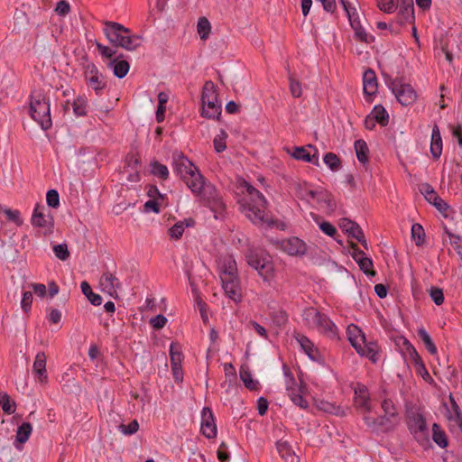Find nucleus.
Instances as JSON below:
<instances>
[{
    "instance_id": "nucleus-27",
    "label": "nucleus",
    "mask_w": 462,
    "mask_h": 462,
    "mask_svg": "<svg viewBox=\"0 0 462 462\" xmlns=\"http://www.w3.org/2000/svg\"><path fill=\"white\" fill-rule=\"evenodd\" d=\"M264 255L269 254L263 249L254 247L248 248L245 254L247 264L254 270L261 264L262 259H265Z\"/></svg>"
},
{
    "instance_id": "nucleus-61",
    "label": "nucleus",
    "mask_w": 462,
    "mask_h": 462,
    "mask_svg": "<svg viewBox=\"0 0 462 462\" xmlns=\"http://www.w3.org/2000/svg\"><path fill=\"white\" fill-rule=\"evenodd\" d=\"M125 165L134 170L137 171L138 167L141 165V159L136 153L129 152L125 156Z\"/></svg>"
},
{
    "instance_id": "nucleus-58",
    "label": "nucleus",
    "mask_w": 462,
    "mask_h": 462,
    "mask_svg": "<svg viewBox=\"0 0 462 462\" xmlns=\"http://www.w3.org/2000/svg\"><path fill=\"white\" fill-rule=\"evenodd\" d=\"M271 318L275 325L282 327L286 324L288 316L285 310H275L271 314Z\"/></svg>"
},
{
    "instance_id": "nucleus-21",
    "label": "nucleus",
    "mask_w": 462,
    "mask_h": 462,
    "mask_svg": "<svg viewBox=\"0 0 462 462\" xmlns=\"http://www.w3.org/2000/svg\"><path fill=\"white\" fill-rule=\"evenodd\" d=\"M123 57L124 55L121 53L107 64V67L113 69L114 75L118 79L125 78L130 69V63L125 60H120Z\"/></svg>"
},
{
    "instance_id": "nucleus-52",
    "label": "nucleus",
    "mask_w": 462,
    "mask_h": 462,
    "mask_svg": "<svg viewBox=\"0 0 462 462\" xmlns=\"http://www.w3.org/2000/svg\"><path fill=\"white\" fill-rule=\"evenodd\" d=\"M46 202L49 208L57 209L60 203V195L56 189H49L46 193Z\"/></svg>"
},
{
    "instance_id": "nucleus-19",
    "label": "nucleus",
    "mask_w": 462,
    "mask_h": 462,
    "mask_svg": "<svg viewBox=\"0 0 462 462\" xmlns=\"http://www.w3.org/2000/svg\"><path fill=\"white\" fill-rule=\"evenodd\" d=\"M221 282L226 295L236 303L240 302L242 300V293L239 278L224 279Z\"/></svg>"
},
{
    "instance_id": "nucleus-31",
    "label": "nucleus",
    "mask_w": 462,
    "mask_h": 462,
    "mask_svg": "<svg viewBox=\"0 0 462 462\" xmlns=\"http://www.w3.org/2000/svg\"><path fill=\"white\" fill-rule=\"evenodd\" d=\"M237 268H236V263L234 258L228 257L225 260L223 264V270L220 274V279H232V278H237Z\"/></svg>"
},
{
    "instance_id": "nucleus-4",
    "label": "nucleus",
    "mask_w": 462,
    "mask_h": 462,
    "mask_svg": "<svg viewBox=\"0 0 462 462\" xmlns=\"http://www.w3.org/2000/svg\"><path fill=\"white\" fill-rule=\"evenodd\" d=\"M192 193L201 197L203 205L214 213L216 219L225 216L226 206L220 192L214 185L207 183L205 177L203 178V186L200 189L199 191H192Z\"/></svg>"
},
{
    "instance_id": "nucleus-37",
    "label": "nucleus",
    "mask_w": 462,
    "mask_h": 462,
    "mask_svg": "<svg viewBox=\"0 0 462 462\" xmlns=\"http://www.w3.org/2000/svg\"><path fill=\"white\" fill-rule=\"evenodd\" d=\"M354 146L357 160L364 165L367 163L369 161V149L366 143L364 140L359 139L355 142Z\"/></svg>"
},
{
    "instance_id": "nucleus-46",
    "label": "nucleus",
    "mask_w": 462,
    "mask_h": 462,
    "mask_svg": "<svg viewBox=\"0 0 462 462\" xmlns=\"http://www.w3.org/2000/svg\"><path fill=\"white\" fill-rule=\"evenodd\" d=\"M447 419L449 421L450 430H454L455 427H457L462 433V411L461 410L456 411L447 412Z\"/></svg>"
},
{
    "instance_id": "nucleus-55",
    "label": "nucleus",
    "mask_w": 462,
    "mask_h": 462,
    "mask_svg": "<svg viewBox=\"0 0 462 462\" xmlns=\"http://www.w3.org/2000/svg\"><path fill=\"white\" fill-rule=\"evenodd\" d=\"M0 208L4 211V213L6 215V218L16 224L17 226L23 225V219L21 218V214L19 210H13L10 208H2V206L0 205Z\"/></svg>"
},
{
    "instance_id": "nucleus-6",
    "label": "nucleus",
    "mask_w": 462,
    "mask_h": 462,
    "mask_svg": "<svg viewBox=\"0 0 462 462\" xmlns=\"http://www.w3.org/2000/svg\"><path fill=\"white\" fill-rule=\"evenodd\" d=\"M428 412L421 406L413 403H405V420L411 433H427L429 429Z\"/></svg>"
},
{
    "instance_id": "nucleus-36",
    "label": "nucleus",
    "mask_w": 462,
    "mask_h": 462,
    "mask_svg": "<svg viewBox=\"0 0 462 462\" xmlns=\"http://www.w3.org/2000/svg\"><path fill=\"white\" fill-rule=\"evenodd\" d=\"M80 289L82 293L87 297L90 303L94 306L101 305L103 299L101 295L93 292L90 284L87 281H83L80 283Z\"/></svg>"
},
{
    "instance_id": "nucleus-15",
    "label": "nucleus",
    "mask_w": 462,
    "mask_h": 462,
    "mask_svg": "<svg viewBox=\"0 0 462 462\" xmlns=\"http://www.w3.org/2000/svg\"><path fill=\"white\" fill-rule=\"evenodd\" d=\"M346 16L351 28L354 30L356 40L365 43H371L374 41V37L373 35H368L365 30L362 27L359 15L356 8H353V11L348 13Z\"/></svg>"
},
{
    "instance_id": "nucleus-28",
    "label": "nucleus",
    "mask_w": 462,
    "mask_h": 462,
    "mask_svg": "<svg viewBox=\"0 0 462 462\" xmlns=\"http://www.w3.org/2000/svg\"><path fill=\"white\" fill-rule=\"evenodd\" d=\"M346 334L348 340L354 348H357L356 346L361 344L359 340L362 343L365 342V336L364 332L355 324H350L347 326Z\"/></svg>"
},
{
    "instance_id": "nucleus-41",
    "label": "nucleus",
    "mask_w": 462,
    "mask_h": 462,
    "mask_svg": "<svg viewBox=\"0 0 462 462\" xmlns=\"http://www.w3.org/2000/svg\"><path fill=\"white\" fill-rule=\"evenodd\" d=\"M73 113L76 116H86L88 115V99L84 96H79L72 103Z\"/></svg>"
},
{
    "instance_id": "nucleus-60",
    "label": "nucleus",
    "mask_w": 462,
    "mask_h": 462,
    "mask_svg": "<svg viewBox=\"0 0 462 462\" xmlns=\"http://www.w3.org/2000/svg\"><path fill=\"white\" fill-rule=\"evenodd\" d=\"M346 223L352 226V227H349L350 229L346 230L348 237L355 238L356 240L363 237L364 232L357 223L354 221H346Z\"/></svg>"
},
{
    "instance_id": "nucleus-49",
    "label": "nucleus",
    "mask_w": 462,
    "mask_h": 462,
    "mask_svg": "<svg viewBox=\"0 0 462 462\" xmlns=\"http://www.w3.org/2000/svg\"><path fill=\"white\" fill-rule=\"evenodd\" d=\"M357 264L365 275L372 277L375 276L376 272L373 269L374 263L371 258L366 256L365 258L359 259V261H357Z\"/></svg>"
},
{
    "instance_id": "nucleus-48",
    "label": "nucleus",
    "mask_w": 462,
    "mask_h": 462,
    "mask_svg": "<svg viewBox=\"0 0 462 462\" xmlns=\"http://www.w3.org/2000/svg\"><path fill=\"white\" fill-rule=\"evenodd\" d=\"M319 229L327 236L334 238L337 243L341 244V240L338 239L340 236L337 233V230L335 226H333L330 222L322 221L319 225Z\"/></svg>"
},
{
    "instance_id": "nucleus-13",
    "label": "nucleus",
    "mask_w": 462,
    "mask_h": 462,
    "mask_svg": "<svg viewBox=\"0 0 462 462\" xmlns=\"http://www.w3.org/2000/svg\"><path fill=\"white\" fill-rule=\"evenodd\" d=\"M378 92L377 77L374 69L368 68L363 74V93L367 103H372Z\"/></svg>"
},
{
    "instance_id": "nucleus-51",
    "label": "nucleus",
    "mask_w": 462,
    "mask_h": 462,
    "mask_svg": "<svg viewBox=\"0 0 462 462\" xmlns=\"http://www.w3.org/2000/svg\"><path fill=\"white\" fill-rule=\"evenodd\" d=\"M116 428L120 430L121 433H136L139 429V423L136 420H134L126 426L119 418V421H116Z\"/></svg>"
},
{
    "instance_id": "nucleus-43",
    "label": "nucleus",
    "mask_w": 462,
    "mask_h": 462,
    "mask_svg": "<svg viewBox=\"0 0 462 462\" xmlns=\"http://www.w3.org/2000/svg\"><path fill=\"white\" fill-rule=\"evenodd\" d=\"M151 172L152 175L165 180L169 178V170L166 165L160 163L157 161L151 162Z\"/></svg>"
},
{
    "instance_id": "nucleus-47",
    "label": "nucleus",
    "mask_w": 462,
    "mask_h": 462,
    "mask_svg": "<svg viewBox=\"0 0 462 462\" xmlns=\"http://www.w3.org/2000/svg\"><path fill=\"white\" fill-rule=\"evenodd\" d=\"M227 136V133L224 129H221L219 134L214 137L213 144L216 152L220 153L226 149V141Z\"/></svg>"
},
{
    "instance_id": "nucleus-45",
    "label": "nucleus",
    "mask_w": 462,
    "mask_h": 462,
    "mask_svg": "<svg viewBox=\"0 0 462 462\" xmlns=\"http://www.w3.org/2000/svg\"><path fill=\"white\" fill-rule=\"evenodd\" d=\"M323 162L332 171H337L341 168V161L334 152H327L323 157Z\"/></svg>"
},
{
    "instance_id": "nucleus-1",
    "label": "nucleus",
    "mask_w": 462,
    "mask_h": 462,
    "mask_svg": "<svg viewBox=\"0 0 462 462\" xmlns=\"http://www.w3.org/2000/svg\"><path fill=\"white\" fill-rule=\"evenodd\" d=\"M240 211L257 226H266L268 228L285 230L287 225L274 218L273 215L265 212L269 202L263 194L257 189V193L249 195V198H243L238 201Z\"/></svg>"
},
{
    "instance_id": "nucleus-33",
    "label": "nucleus",
    "mask_w": 462,
    "mask_h": 462,
    "mask_svg": "<svg viewBox=\"0 0 462 462\" xmlns=\"http://www.w3.org/2000/svg\"><path fill=\"white\" fill-rule=\"evenodd\" d=\"M394 344L404 360L407 361V356L410 357L411 356V349L415 348L413 345L404 336L396 337L394 338Z\"/></svg>"
},
{
    "instance_id": "nucleus-7",
    "label": "nucleus",
    "mask_w": 462,
    "mask_h": 462,
    "mask_svg": "<svg viewBox=\"0 0 462 462\" xmlns=\"http://www.w3.org/2000/svg\"><path fill=\"white\" fill-rule=\"evenodd\" d=\"M303 318L328 337L332 339L338 338L337 326L326 314L314 308H309L304 310Z\"/></svg>"
},
{
    "instance_id": "nucleus-42",
    "label": "nucleus",
    "mask_w": 462,
    "mask_h": 462,
    "mask_svg": "<svg viewBox=\"0 0 462 462\" xmlns=\"http://www.w3.org/2000/svg\"><path fill=\"white\" fill-rule=\"evenodd\" d=\"M170 359L171 366L181 365L183 359V354L180 350V345L177 343H171L170 346Z\"/></svg>"
},
{
    "instance_id": "nucleus-57",
    "label": "nucleus",
    "mask_w": 462,
    "mask_h": 462,
    "mask_svg": "<svg viewBox=\"0 0 462 462\" xmlns=\"http://www.w3.org/2000/svg\"><path fill=\"white\" fill-rule=\"evenodd\" d=\"M430 296L432 301L438 306L441 305L444 302L445 297L443 290L441 288L434 286L430 287Z\"/></svg>"
},
{
    "instance_id": "nucleus-56",
    "label": "nucleus",
    "mask_w": 462,
    "mask_h": 462,
    "mask_svg": "<svg viewBox=\"0 0 462 462\" xmlns=\"http://www.w3.org/2000/svg\"><path fill=\"white\" fill-rule=\"evenodd\" d=\"M53 253L61 261H66L69 257V252L66 244L55 245L53 246Z\"/></svg>"
},
{
    "instance_id": "nucleus-30",
    "label": "nucleus",
    "mask_w": 462,
    "mask_h": 462,
    "mask_svg": "<svg viewBox=\"0 0 462 462\" xmlns=\"http://www.w3.org/2000/svg\"><path fill=\"white\" fill-rule=\"evenodd\" d=\"M296 340L300 344L303 352L309 356L310 359L315 361L317 357L315 353H317V349L314 347V344L304 335L298 334L296 336Z\"/></svg>"
},
{
    "instance_id": "nucleus-14",
    "label": "nucleus",
    "mask_w": 462,
    "mask_h": 462,
    "mask_svg": "<svg viewBox=\"0 0 462 462\" xmlns=\"http://www.w3.org/2000/svg\"><path fill=\"white\" fill-rule=\"evenodd\" d=\"M277 243L280 244L282 250L289 255L302 256L307 253L306 243L297 236H291Z\"/></svg>"
},
{
    "instance_id": "nucleus-32",
    "label": "nucleus",
    "mask_w": 462,
    "mask_h": 462,
    "mask_svg": "<svg viewBox=\"0 0 462 462\" xmlns=\"http://www.w3.org/2000/svg\"><path fill=\"white\" fill-rule=\"evenodd\" d=\"M370 114L373 116V117L377 121V124H379L381 126H386L389 124V113L385 109V107L381 105H375Z\"/></svg>"
},
{
    "instance_id": "nucleus-18",
    "label": "nucleus",
    "mask_w": 462,
    "mask_h": 462,
    "mask_svg": "<svg viewBox=\"0 0 462 462\" xmlns=\"http://www.w3.org/2000/svg\"><path fill=\"white\" fill-rule=\"evenodd\" d=\"M32 374L35 380L41 383L48 382V374L46 371V356L44 352H38L32 365Z\"/></svg>"
},
{
    "instance_id": "nucleus-12",
    "label": "nucleus",
    "mask_w": 462,
    "mask_h": 462,
    "mask_svg": "<svg viewBox=\"0 0 462 462\" xmlns=\"http://www.w3.org/2000/svg\"><path fill=\"white\" fill-rule=\"evenodd\" d=\"M420 191L424 196L425 199L433 205L444 217H448V211L450 209V207L438 195L431 185L429 183L421 184Z\"/></svg>"
},
{
    "instance_id": "nucleus-44",
    "label": "nucleus",
    "mask_w": 462,
    "mask_h": 462,
    "mask_svg": "<svg viewBox=\"0 0 462 462\" xmlns=\"http://www.w3.org/2000/svg\"><path fill=\"white\" fill-rule=\"evenodd\" d=\"M197 31L200 39L206 41L211 32V24L206 17H200L198 21Z\"/></svg>"
},
{
    "instance_id": "nucleus-2",
    "label": "nucleus",
    "mask_w": 462,
    "mask_h": 462,
    "mask_svg": "<svg viewBox=\"0 0 462 462\" xmlns=\"http://www.w3.org/2000/svg\"><path fill=\"white\" fill-rule=\"evenodd\" d=\"M172 167L174 173L187 184L191 191H199L203 186L204 176L182 152L176 151L172 153Z\"/></svg>"
},
{
    "instance_id": "nucleus-38",
    "label": "nucleus",
    "mask_w": 462,
    "mask_h": 462,
    "mask_svg": "<svg viewBox=\"0 0 462 462\" xmlns=\"http://www.w3.org/2000/svg\"><path fill=\"white\" fill-rule=\"evenodd\" d=\"M444 234L449 238V244L462 261V236L452 233L447 226H444Z\"/></svg>"
},
{
    "instance_id": "nucleus-35",
    "label": "nucleus",
    "mask_w": 462,
    "mask_h": 462,
    "mask_svg": "<svg viewBox=\"0 0 462 462\" xmlns=\"http://www.w3.org/2000/svg\"><path fill=\"white\" fill-rule=\"evenodd\" d=\"M240 379L243 381L245 386L250 391L260 390V383L257 380L252 378L251 372L248 368L241 366L240 368Z\"/></svg>"
},
{
    "instance_id": "nucleus-54",
    "label": "nucleus",
    "mask_w": 462,
    "mask_h": 462,
    "mask_svg": "<svg viewBox=\"0 0 462 462\" xmlns=\"http://www.w3.org/2000/svg\"><path fill=\"white\" fill-rule=\"evenodd\" d=\"M0 405L3 411L7 414H12L15 411L14 402L11 403L10 397L7 393H0Z\"/></svg>"
},
{
    "instance_id": "nucleus-62",
    "label": "nucleus",
    "mask_w": 462,
    "mask_h": 462,
    "mask_svg": "<svg viewBox=\"0 0 462 462\" xmlns=\"http://www.w3.org/2000/svg\"><path fill=\"white\" fill-rule=\"evenodd\" d=\"M32 300L33 296L32 291H23L21 300V308L24 313H28L31 310Z\"/></svg>"
},
{
    "instance_id": "nucleus-63",
    "label": "nucleus",
    "mask_w": 462,
    "mask_h": 462,
    "mask_svg": "<svg viewBox=\"0 0 462 462\" xmlns=\"http://www.w3.org/2000/svg\"><path fill=\"white\" fill-rule=\"evenodd\" d=\"M289 81H290V91H291L292 97H300L302 95L300 82L291 76L289 77Z\"/></svg>"
},
{
    "instance_id": "nucleus-11",
    "label": "nucleus",
    "mask_w": 462,
    "mask_h": 462,
    "mask_svg": "<svg viewBox=\"0 0 462 462\" xmlns=\"http://www.w3.org/2000/svg\"><path fill=\"white\" fill-rule=\"evenodd\" d=\"M103 32L110 44L115 48H119L118 43L123 40L124 33H130L131 30L119 23L106 21Z\"/></svg>"
},
{
    "instance_id": "nucleus-40",
    "label": "nucleus",
    "mask_w": 462,
    "mask_h": 462,
    "mask_svg": "<svg viewBox=\"0 0 462 462\" xmlns=\"http://www.w3.org/2000/svg\"><path fill=\"white\" fill-rule=\"evenodd\" d=\"M417 335L420 337V339L423 342L426 349L431 355H436L438 352L437 346L434 344V342L432 341V339H431L430 336L429 335V333L427 332V330L423 327H421L418 329Z\"/></svg>"
},
{
    "instance_id": "nucleus-34",
    "label": "nucleus",
    "mask_w": 462,
    "mask_h": 462,
    "mask_svg": "<svg viewBox=\"0 0 462 462\" xmlns=\"http://www.w3.org/2000/svg\"><path fill=\"white\" fill-rule=\"evenodd\" d=\"M140 40L139 35L133 34L131 32L130 33H124L123 40L119 42L118 45L126 51H134L140 46Z\"/></svg>"
},
{
    "instance_id": "nucleus-23",
    "label": "nucleus",
    "mask_w": 462,
    "mask_h": 462,
    "mask_svg": "<svg viewBox=\"0 0 462 462\" xmlns=\"http://www.w3.org/2000/svg\"><path fill=\"white\" fill-rule=\"evenodd\" d=\"M207 431H209V433H217V424L212 411L208 407H204L201 411L199 433H207Z\"/></svg>"
},
{
    "instance_id": "nucleus-17",
    "label": "nucleus",
    "mask_w": 462,
    "mask_h": 462,
    "mask_svg": "<svg viewBox=\"0 0 462 462\" xmlns=\"http://www.w3.org/2000/svg\"><path fill=\"white\" fill-rule=\"evenodd\" d=\"M310 149L314 150V153L310 154V152L304 146H294L291 156L298 161L312 163L316 166L319 165V151L316 146L309 144Z\"/></svg>"
},
{
    "instance_id": "nucleus-16",
    "label": "nucleus",
    "mask_w": 462,
    "mask_h": 462,
    "mask_svg": "<svg viewBox=\"0 0 462 462\" xmlns=\"http://www.w3.org/2000/svg\"><path fill=\"white\" fill-rule=\"evenodd\" d=\"M381 407L384 412L383 416H379L376 419H374L370 421V419L365 417V420L367 424H374L383 426L386 425V422H392V419H396L398 416V412L393 402L391 399H384L382 402Z\"/></svg>"
},
{
    "instance_id": "nucleus-29",
    "label": "nucleus",
    "mask_w": 462,
    "mask_h": 462,
    "mask_svg": "<svg viewBox=\"0 0 462 462\" xmlns=\"http://www.w3.org/2000/svg\"><path fill=\"white\" fill-rule=\"evenodd\" d=\"M365 346H362V345H358L356 347L357 348H355L356 351L357 352L358 355H360L361 356H366L368 357L370 360H372L374 363L376 362L377 360V355H378V351L376 349L377 347V345L374 343V342H367L365 340V343H363Z\"/></svg>"
},
{
    "instance_id": "nucleus-59",
    "label": "nucleus",
    "mask_w": 462,
    "mask_h": 462,
    "mask_svg": "<svg viewBox=\"0 0 462 462\" xmlns=\"http://www.w3.org/2000/svg\"><path fill=\"white\" fill-rule=\"evenodd\" d=\"M184 232V222H177L175 223L168 231L171 238L179 240L181 238Z\"/></svg>"
},
{
    "instance_id": "nucleus-8",
    "label": "nucleus",
    "mask_w": 462,
    "mask_h": 462,
    "mask_svg": "<svg viewBox=\"0 0 462 462\" xmlns=\"http://www.w3.org/2000/svg\"><path fill=\"white\" fill-rule=\"evenodd\" d=\"M202 112L201 116L208 119L219 120L222 113L221 103L217 101V95L212 81L205 84L201 95Z\"/></svg>"
},
{
    "instance_id": "nucleus-26",
    "label": "nucleus",
    "mask_w": 462,
    "mask_h": 462,
    "mask_svg": "<svg viewBox=\"0 0 462 462\" xmlns=\"http://www.w3.org/2000/svg\"><path fill=\"white\" fill-rule=\"evenodd\" d=\"M261 264L255 269L264 282H270L274 276V265L272 256L264 255Z\"/></svg>"
},
{
    "instance_id": "nucleus-22",
    "label": "nucleus",
    "mask_w": 462,
    "mask_h": 462,
    "mask_svg": "<svg viewBox=\"0 0 462 462\" xmlns=\"http://www.w3.org/2000/svg\"><path fill=\"white\" fill-rule=\"evenodd\" d=\"M442 138L439 128L435 123L432 126L431 140H430V153L434 160L439 159L442 153Z\"/></svg>"
},
{
    "instance_id": "nucleus-20",
    "label": "nucleus",
    "mask_w": 462,
    "mask_h": 462,
    "mask_svg": "<svg viewBox=\"0 0 462 462\" xmlns=\"http://www.w3.org/2000/svg\"><path fill=\"white\" fill-rule=\"evenodd\" d=\"M397 16L400 19L399 23L401 25L414 23L415 16L413 0H401V5Z\"/></svg>"
},
{
    "instance_id": "nucleus-9",
    "label": "nucleus",
    "mask_w": 462,
    "mask_h": 462,
    "mask_svg": "<svg viewBox=\"0 0 462 462\" xmlns=\"http://www.w3.org/2000/svg\"><path fill=\"white\" fill-rule=\"evenodd\" d=\"M82 69L87 84L97 95H101L102 91L107 87L106 77L99 72L94 63L82 64Z\"/></svg>"
},
{
    "instance_id": "nucleus-10",
    "label": "nucleus",
    "mask_w": 462,
    "mask_h": 462,
    "mask_svg": "<svg viewBox=\"0 0 462 462\" xmlns=\"http://www.w3.org/2000/svg\"><path fill=\"white\" fill-rule=\"evenodd\" d=\"M32 224L34 226L45 228L51 233L54 227V217L45 206L37 203L32 216Z\"/></svg>"
},
{
    "instance_id": "nucleus-64",
    "label": "nucleus",
    "mask_w": 462,
    "mask_h": 462,
    "mask_svg": "<svg viewBox=\"0 0 462 462\" xmlns=\"http://www.w3.org/2000/svg\"><path fill=\"white\" fill-rule=\"evenodd\" d=\"M96 47L103 58L112 59L116 54V50L108 46L103 45L98 42H96Z\"/></svg>"
},
{
    "instance_id": "nucleus-39",
    "label": "nucleus",
    "mask_w": 462,
    "mask_h": 462,
    "mask_svg": "<svg viewBox=\"0 0 462 462\" xmlns=\"http://www.w3.org/2000/svg\"><path fill=\"white\" fill-rule=\"evenodd\" d=\"M411 236L417 246H422L425 244V231L423 226L419 223L411 226Z\"/></svg>"
},
{
    "instance_id": "nucleus-50",
    "label": "nucleus",
    "mask_w": 462,
    "mask_h": 462,
    "mask_svg": "<svg viewBox=\"0 0 462 462\" xmlns=\"http://www.w3.org/2000/svg\"><path fill=\"white\" fill-rule=\"evenodd\" d=\"M101 284L109 287V290L116 291L120 286L118 279L111 273L106 272L101 277Z\"/></svg>"
},
{
    "instance_id": "nucleus-53",
    "label": "nucleus",
    "mask_w": 462,
    "mask_h": 462,
    "mask_svg": "<svg viewBox=\"0 0 462 462\" xmlns=\"http://www.w3.org/2000/svg\"><path fill=\"white\" fill-rule=\"evenodd\" d=\"M398 0H377L378 8L386 13L392 14L397 9Z\"/></svg>"
},
{
    "instance_id": "nucleus-3",
    "label": "nucleus",
    "mask_w": 462,
    "mask_h": 462,
    "mask_svg": "<svg viewBox=\"0 0 462 462\" xmlns=\"http://www.w3.org/2000/svg\"><path fill=\"white\" fill-rule=\"evenodd\" d=\"M29 115L37 122L42 130L47 131L51 128L52 121L51 117L50 97L42 89H34L31 92Z\"/></svg>"
},
{
    "instance_id": "nucleus-5",
    "label": "nucleus",
    "mask_w": 462,
    "mask_h": 462,
    "mask_svg": "<svg viewBox=\"0 0 462 462\" xmlns=\"http://www.w3.org/2000/svg\"><path fill=\"white\" fill-rule=\"evenodd\" d=\"M385 84L392 90L397 101L402 106L412 105L417 99V93L411 84L405 83L403 77L393 79L389 75L383 73Z\"/></svg>"
},
{
    "instance_id": "nucleus-25",
    "label": "nucleus",
    "mask_w": 462,
    "mask_h": 462,
    "mask_svg": "<svg viewBox=\"0 0 462 462\" xmlns=\"http://www.w3.org/2000/svg\"><path fill=\"white\" fill-rule=\"evenodd\" d=\"M316 406L319 411H322L326 413L334 414L339 417L346 416L347 411H349L347 407H342L325 400L317 401Z\"/></svg>"
},
{
    "instance_id": "nucleus-24",
    "label": "nucleus",
    "mask_w": 462,
    "mask_h": 462,
    "mask_svg": "<svg viewBox=\"0 0 462 462\" xmlns=\"http://www.w3.org/2000/svg\"><path fill=\"white\" fill-rule=\"evenodd\" d=\"M276 448L284 462H300L299 457L296 456L288 440H278L276 442Z\"/></svg>"
}]
</instances>
